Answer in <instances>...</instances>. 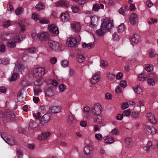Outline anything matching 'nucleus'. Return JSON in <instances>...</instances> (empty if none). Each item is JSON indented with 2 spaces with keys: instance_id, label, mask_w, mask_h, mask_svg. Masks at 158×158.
Segmentation results:
<instances>
[{
  "instance_id": "nucleus-1",
  "label": "nucleus",
  "mask_w": 158,
  "mask_h": 158,
  "mask_svg": "<svg viewBox=\"0 0 158 158\" xmlns=\"http://www.w3.org/2000/svg\"><path fill=\"white\" fill-rule=\"evenodd\" d=\"M113 27V23L110 20L105 19L101 25V27L97 30V33L99 35H103L104 31H109L111 30Z\"/></svg>"
},
{
  "instance_id": "nucleus-2",
  "label": "nucleus",
  "mask_w": 158,
  "mask_h": 158,
  "mask_svg": "<svg viewBox=\"0 0 158 158\" xmlns=\"http://www.w3.org/2000/svg\"><path fill=\"white\" fill-rule=\"evenodd\" d=\"M77 38L73 37H70L69 38L67 42V44L69 47H77L79 44L78 42L81 40V38L79 35H77Z\"/></svg>"
},
{
  "instance_id": "nucleus-3",
  "label": "nucleus",
  "mask_w": 158,
  "mask_h": 158,
  "mask_svg": "<svg viewBox=\"0 0 158 158\" xmlns=\"http://www.w3.org/2000/svg\"><path fill=\"white\" fill-rule=\"evenodd\" d=\"M144 132L147 135H154L156 133V130L152 126L144 124L143 127Z\"/></svg>"
},
{
  "instance_id": "nucleus-4",
  "label": "nucleus",
  "mask_w": 158,
  "mask_h": 158,
  "mask_svg": "<svg viewBox=\"0 0 158 158\" xmlns=\"http://www.w3.org/2000/svg\"><path fill=\"white\" fill-rule=\"evenodd\" d=\"M45 72L44 68L41 67L34 68L33 70L32 73L34 77L41 76Z\"/></svg>"
},
{
  "instance_id": "nucleus-5",
  "label": "nucleus",
  "mask_w": 158,
  "mask_h": 158,
  "mask_svg": "<svg viewBox=\"0 0 158 158\" xmlns=\"http://www.w3.org/2000/svg\"><path fill=\"white\" fill-rule=\"evenodd\" d=\"M71 27L72 30L76 32H79L81 30L80 23L77 22H74L71 24Z\"/></svg>"
},
{
  "instance_id": "nucleus-6",
  "label": "nucleus",
  "mask_w": 158,
  "mask_h": 158,
  "mask_svg": "<svg viewBox=\"0 0 158 158\" xmlns=\"http://www.w3.org/2000/svg\"><path fill=\"white\" fill-rule=\"evenodd\" d=\"M48 44L49 48L52 50H56L59 48V44L58 43L54 41L49 40Z\"/></svg>"
},
{
  "instance_id": "nucleus-7",
  "label": "nucleus",
  "mask_w": 158,
  "mask_h": 158,
  "mask_svg": "<svg viewBox=\"0 0 158 158\" xmlns=\"http://www.w3.org/2000/svg\"><path fill=\"white\" fill-rule=\"evenodd\" d=\"M101 110V107L100 105H95L93 108L92 113L95 116L100 115Z\"/></svg>"
},
{
  "instance_id": "nucleus-8",
  "label": "nucleus",
  "mask_w": 158,
  "mask_h": 158,
  "mask_svg": "<svg viewBox=\"0 0 158 158\" xmlns=\"http://www.w3.org/2000/svg\"><path fill=\"white\" fill-rule=\"evenodd\" d=\"M48 29L50 31L55 34L59 33V31L58 27L54 24L49 25L48 26Z\"/></svg>"
},
{
  "instance_id": "nucleus-9",
  "label": "nucleus",
  "mask_w": 158,
  "mask_h": 158,
  "mask_svg": "<svg viewBox=\"0 0 158 158\" xmlns=\"http://www.w3.org/2000/svg\"><path fill=\"white\" fill-rule=\"evenodd\" d=\"M25 37V36L24 34L16 35L12 38V41L15 43L19 42L24 39Z\"/></svg>"
},
{
  "instance_id": "nucleus-10",
  "label": "nucleus",
  "mask_w": 158,
  "mask_h": 158,
  "mask_svg": "<svg viewBox=\"0 0 158 158\" xmlns=\"http://www.w3.org/2000/svg\"><path fill=\"white\" fill-rule=\"evenodd\" d=\"M60 106H52L49 107V112L50 113L56 114L60 112Z\"/></svg>"
},
{
  "instance_id": "nucleus-11",
  "label": "nucleus",
  "mask_w": 158,
  "mask_h": 158,
  "mask_svg": "<svg viewBox=\"0 0 158 158\" xmlns=\"http://www.w3.org/2000/svg\"><path fill=\"white\" fill-rule=\"evenodd\" d=\"M50 119V117L49 115L48 114H45L41 118L40 123L42 125H45L49 121Z\"/></svg>"
},
{
  "instance_id": "nucleus-12",
  "label": "nucleus",
  "mask_w": 158,
  "mask_h": 158,
  "mask_svg": "<svg viewBox=\"0 0 158 158\" xmlns=\"http://www.w3.org/2000/svg\"><path fill=\"white\" fill-rule=\"evenodd\" d=\"M56 6L67 7L69 6V2L67 1H59L56 3Z\"/></svg>"
},
{
  "instance_id": "nucleus-13",
  "label": "nucleus",
  "mask_w": 158,
  "mask_h": 158,
  "mask_svg": "<svg viewBox=\"0 0 158 158\" xmlns=\"http://www.w3.org/2000/svg\"><path fill=\"white\" fill-rule=\"evenodd\" d=\"M60 20L63 22H66L69 19V15L68 13H62L60 15Z\"/></svg>"
},
{
  "instance_id": "nucleus-14",
  "label": "nucleus",
  "mask_w": 158,
  "mask_h": 158,
  "mask_svg": "<svg viewBox=\"0 0 158 158\" xmlns=\"http://www.w3.org/2000/svg\"><path fill=\"white\" fill-rule=\"evenodd\" d=\"M84 151L85 154L91 155L93 153V148L90 145H88L85 147Z\"/></svg>"
},
{
  "instance_id": "nucleus-15",
  "label": "nucleus",
  "mask_w": 158,
  "mask_h": 158,
  "mask_svg": "<svg viewBox=\"0 0 158 158\" xmlns=\"http://www.w3.org/2000/svg\"><path fill=\"white\" fill-rule=\"evenodd\" d=\"M49 35L46 32H44L39 35V38L40 40H47L48 39Z\"/></svg>"
},
{
  "instance_id": "nucleus-16",
  "label": "nucleus",
  "mask_w": 158,
  "mask_h": 158,
  "mask_svg": "<svg viewBox=\"0 0 158 158\" xmlns=\"http://www.w3.org/2000/svg\"><path fill=\"white\" fill-rule=\"evenodd\" d=\"M45 94L46 97L53 96L54 94L53 89L52 87H49L45 91Z\"/></svg>"
},
{
  "instance_id": "nucleus-17",
  "label": "nucleus",
  "mask_w": 158,
  "mask_h": 158,
  "mask_svg": "<svg viewBox=\"0 0 158 158\" xmlns=\"http://www.w3.org/2000/svg\"><path fill=\"white\" fill-rule=\"evenodd\" d=\"M147 117L148 118L149 121L152 123L155 124L156 123L157 121L153 114L152 113H147Z\"/></svg>"
},
{
  "instance_id": "nucleus-18",
  "label": "nucleus",
  "mask_w": 158,
  "mask_h": 158,
  "mask_svg": "<svg viewBox=\"0 0 158 158\" xmlns=\"http://www.w3.org/2000/svg\"><path fill=\"white\" fill-rule=\"evenodd\" d=\"M98 20L97 17L94 16L91 18V27H94L98 25Z\"/></svg>"
},
{
  "instance_id": "nucleus-19",
  "label": "nucleus",
  "mask_w": 158,
  "mask_h": 158,
  "mask_svg": "<svg viewBox=\"0 0 158 158\" xmlns=\"http://www.w3.org/2000/svg\"><path fill=\"white\" fill-rule=\"evenodd\" d=\"M143 148L145 151L147 152H149L153 149L152 143L151 141H148L147 144L145 146L143 147Z\"/></svg>"
},
{
  "instance_id": "nucleus-20",
  "label": "nucleus",
  "mask_w": 158,
  "mask_h": 158,
  "mask_svg": "<svg viewBox=\"0 0 158 158\" xmlns=\"http://www.w3.org/2000/svg\"><path fill=\"white\" fill-rule=\"evenodd\" d=\"M5 142L11 145H14L15 144V139L11 135H9V137L6 138Z\"/></svg>"
},
{
  "instance_id": "nucleus-21",
  "label": "nucleus",
  "mask_w": 158,
  "mask_h": 158,
  "mask_svg": "<svg viewBox=\"0 0 158 158\" xmlns=\"http://www.w3.org/2000/svg\"><path fill=\"white\" fill-rule=\"evenodd\" d=\"M24 66L23 64L19 63L16 64L14 67V69L15 70L19 72H21L24 69Z\"/></svg>"
},
{
  "instance_id": "nucleus-22",
  "label": "nucleus",
  "mask_w": 158,
  "mask_h": 158,
  "mask_svg": "<svg viewBox=\"0 0 158 158\" xmlns=\"http://www.w3.org/2000/svg\"><path fill=\"white\" fill-rule=\"evenodd\" d=\"M12 34L11 33H4L1 35V38L2 40H9L12 37Z\"/></svg>"
},
{
  "instance_id": "nucleus-23",
  "label": "nucleus",
  "mask_w": 158,
  "mask_h": 158,
  "mask_svg": "<svg viewBox=\"0 0 158 158\" xmlns=\"http://www.w3.org/2000/svg\"><path fill=\"white\" fill-rule=\"evenodd\" d=\"M50 135V132L47 133H42L41 134L38 136V139L39 140H43L48 137Z\"/></svg>"
},
{
  "instance_id": "nucleus-24",
  "label": "nucleus",
  "mask_w": 158,
  "mask_h": 158,
  "mask_svg": "<svg viewBox=\"0 0 158 158\" xmlns=\"http://www.w3.org/2000/svg\"><path fill=\"white\" fill-rule=\"evenodd\" d=\"M137 15L135 13L132 14L130 15V22L131 24L134 25L136 23L135 19L137 18Z\"/></svg>"
},
{
  "instance_id": "nucleus-25",
  "label": "nucleus",
  "mask_w": 158,
  "mask_h": 158,
  "mask_svg": "<svg viewBox=\"0 0 158 158\" xmlns=\"http://www.w3.org/2000/svg\"><path fill=\"white\" fill-rule=\"evenodd\" d=\"M100 77V75L98 74L94 75L91 80V83L93 84L96 83L99 81Z\"/></svg>"
},
{
  "instance_id": "nucleus-26",
  "label": "nucleus",
  "mask_w": 158,
  "mask_h": 158,
  "mask_svg": "<svg viewBox=\"0 0 158 158\" xmlns=\"http://www.w3.org/2000/svg\"><path fill=\"white\" fill-rule=\"evenodd\" d=\"M97 117L96 118L94 122H97L99 124H103L104 123V119L102 116L98 115H96Z\"/></svg>"
},
{
  "instance_id": "nucleus-27",
  "label": "nucleus",
  "mask_w": 158,
  "mask_h": 158,
  "mask_svg": "<svg viewBox=\"0 0 158 158\" xmlns=\"http://www.w3.org/2000/svg\"><path fill=\"white\" fill-rule=\"evenodd\" d=\"M19 77V74L18 73H13L11 77L8 78V79L10 82L15 81Z\"/></svg>"
},
{
  "instance_id": "nucleus-28",
  "label": "nucleus",
  "mask_w": 158,
  "mask_h": 158,
  "mask_svg": "<svg viewBox=\"0 0 158 158\" xmlns=\"http://www.w3.org/2000/svg\"><path fill=\"white\" fill-rule=\"evenodd\" d=\"M6 116L7 119H9L11 121L14 120L15 115L14 114L11 112H9L6 113Z\"/></svg>"
},
{
  "instance_id": "nucleus-29",
  "label": "nucleus",
  "mask_w": 158,
  "mask_h": 158,
  "mask_svg": "<svg viewBox=\"0 0 158 158\" xmlns=\"http://www.w3.org/2000/svg\"><path fill=\"white\" fill-rule=\"evenodd\" d=\"M77 61L79 63H81L85 61V57L81 54H78L77 57Z\"/></svg>"
},
{
  "instance_id": "nucleus-30",
  "label": "nucleus",
  "mask_w": 158,
  "mask_h": 158,
  "mask_svg": "<svg viewBox=\"0 0 158 158\" xmlns=\"http://www.w3.org/2000/svg\"><path fill=\"white\" fill-rule=\"evenodd\" d=\"M104 138L105 139V142L107 143L110 144L114 141V139L112 137H106Z\"/></svg>"
},
{
  "instance_id": "nucleus-31",
  "label": "nucleus",
  "mask_w": 158,
  "mask_h": 158,
  "mask_svg": "<svg viewBox=\"0 0 158 158\" xmlns=\"http://www.w3.org/2000/svg\"><path fill=\"white\" fill-rule=\"evenodd\" d=\"M131 40L132 42L135 43H137L139 41V37L136 35H135L132 36Z\"/></svg>"
},
{
  "instance_id": "nucleus-32",
  "label": "nucleus",
  "mask_w": 158,
  "mask_h": 158,
  "mask_svg": "<svg viewBox=\"0 0 158 158\" xmlns=\"http://www.w3.org/2000/svg\"><path fill=\"white\" fill-rule=\"evenodd\" d=\"M24 52H28L32 54L34 53L36 51V48L34 47L29 48L27 49H24Z\"/></svg>"
},
{
  "instance_id": "nucleus-33",
  "label": "nucleus",
  "mask_w": 158,
  "mask_h": 158,
  "mask_svg": "<svg viewBox=\"0 0 158 158\" xmlns=\"http://www.w3.org/2000/svg\"><path fill=\"white\" fill-rule=\"evenodd\" d=\"M39 22L42 24H48L49 22V20L45 18L40 17L39 19Z\"/></svg>"
},
{
  "instance_id": "nucleus-34",
  "label": "nucleus",
  "mask_w": 158,
  "mask_h": 158,
  "mask_svg": "<svg viewBox=\"0 0 158 158\" xmlns=\"http://www.w3.org/2000/svg\"><path fill=\"white\" fill-rule=\"evenodd\" d=\"M6 44L7 47L9 48H13L16 46L15 43L13 41L12 42H7Z\"/></svg>"
},
{
  "instance_id": "nucleus-35",
  "label": "nucleus",
  "mask_w": 158,
  "mask_h": 158,
  "mask_svg": "<svg viewBox=\"0 0 158 158\" xmlns=\"http://www.w3.org/2000/svg\"><path fill=\"white\" fill-rule=\"evenodd\" d=\"M40 17V16L39 14L33 13L32 15V18L35 21H39Z\"/></svg>"
},
{
  "instance_id": "nucleus-36",
  "label": "nucleus",
  "mask_w": 158,
  "mask_h": 158,
  "mask_svg": "<svg viewBox=\"0 0 158 158\" xmlns=\"http://www.w3.org/2000/svg\"><path fill=\"white\" fill-rule=\"evenodd\" d=\"M74 117H73V115L70 113V114L69 115L68 117V123L70 124H71L72 123H73V121L74 120Z\"/></svg>"
},
{
  "instance_id": "nucleus-37",
  "label": "nucleus",
  "mask_w": 158,
  "mask_h": 158,
  "mask_svg": "<svg viewBox=\"0 0 158 158\" xmlns=\"http://www.w3.org/2000/svg\"><path fill=\"white\" fill-rule=\"evenodd\" d=\"M22 95L23 94L21 91L18 92L17 95V99L19 102H22L24 101V98L23 97H22V99H20V98L22 97Z\"/></svg>"
},
{
  "instance_id": "nucleus-38",
  "label": "nucleus",
  "mask_w": 158,
  "mask_h": 158,
  "mask_svg": "<svg viewBox=\"0 0 158 158\" xmlns=\"http://www.w3.org/2000/svg\"><path fill=\"white\" fill-rule=\"evenodd\" d=\"M19 26L20 27V30L21 31H23L25 30L24 22L23 21H20L19 23Z\"/></svg>"
},
{
  "instance_id": "nucleus-39",
  "label": "nucleus",
  "mask_w": 158,
  "mask_h": 158,
  "mask_svg": "<svg viewBox=\"0 0 158 158\" xmlns=\"http://www.w3.org/2000/svg\"><path fill=\"white\" fill-rule=\"evenodd\" d=\"M145 69L148 72H150L153 69V66L150 64H147L145 66Z\"/></svg>"
},
{
  "instance_id": "nucleus-40",
  "label": "nucleus",
  "mask_w": 158,
  "mask_h": 158,
  "mask_svg": "<svg viewBox=\"0 0 158 158\" xmlns=\"http://www.w3.org/2000/svg\"><path fill=\"white\" fill-rule=\"evenodd\" d=\"M138 78L140 81H143L146 79V75L143 73L139 74Z\"/></svg>"
},
{
  "instance_id": "nucleus-41",
  "label": "nucleus",
  "mask_w": 158,
  "mask_h": 158,
  "mask_svg": "<svg viewBox=\"0 0 158 158\" xmlns=\"http://www.w3.org/2000/svg\"><path fill=\"white\" fill-rule=\"evenodd\" d=\"M61 64L63 67H66L69 65V62L68 61L66 60H63L61 61Z\"/></svg>"
},
{
  "instance_id": "nucleus-42",
  "label": "nucleus",
  "mask_w": 158,
  "mask_h": 158,
  "mask_svg": "<svg viewBox=\"0 0 158 158\" xmlns=\"http://www.w3.org/2000/svg\"><path fill=\"white\" fill-rule=\"evenodd\" d=\"M134 91L137 94H139L142 92V90L139 86H137L134 89Z\"/></svg>"
},
{
  "instance_id": "nucleus-43",
  "label": "nucleus",
  "mask_w": 158,
  "mask_h": 158,
  "mask_svg": "<svg viewBox=\"0 0 158 158\" xmlns=\"http://www.w3.org/2000/svg\"><path fill=\"white\" fill-rule=\"evenodd\" d=\"M71 8L73 12L74 13H76L79 10V8L78 7L76 6H72L71 7Z\"/></svg>"
},
{
  "instance_id": "nucleus-44",
  "label": "nucleus",
  "mask_w": 158,
  "mask_h": 158,
  "mask_svg": "<svg viewBox=\"0 0 158 158\" xmlns=\"http://www.w3.org/2000/svg\"><path fill=\"white\" fill-rule=\"evenodd\" d=\"M125 140L127 146L128 147H130V146H129V145L130 144L132 141V139L129 138H126Z\"/></svg>"
},
{
  "instance_id": "nucleus-45",
  "label": "nucleus",
  "mask_w": 158,
  "mask_h": 158,
  "mask_svg": "<svg viewBox=\"0 0 158 158\" xmlns=\"http://www.w3.org/2000/svg\"><path fill=\"white\" fill-rule=\"evenodd\" d=\"M36 7L37 10H40L43 9L44 8V6L41 2H40L36 5Z\"/></svg>"
},
{
  "instance_id": "nucleus-46",
  "label": "nucleus",
  "mask_w": 158,
  "mask_h": 158,
  "mask_svg": "<svg viewBox=\"0 0 158 158\" xmlns=\"http://www.w3.org/2000/svg\"><path fill=\"white\" fill-rule=\"evenodd\" d=\"M125 29V26L123 24L119 25L118 27V31L119 32H123Z\"/></svg>"
},
{
  "instance_id": "nucleus-47",
  "label": "nucleus",
  "mask_w": 158,
  "mask_h": 158,
  "mask_svg": "<svg viewBox=\"0 0 158 158\" xmlns=\"http://www.w3.org/2000/svg\"><path fill=\"white\" fill-rule=\"evenodd\" d=\"M23 12V9L22 7L18 8L15 10V13L16 15L21 14Z\"/></svg>"
},
{
  "instance_id": "nucleus-48",
  "label": "nucleus",
  "mask_w": 158,
  "mask_h": 158,
  "mask_svg": "<svg viewBox=\"0 0 158 158\" xmlns=\"http://www.w3.org/2000/svg\"><path fill=\"white\" fill-rule=\"evenodd\" d=\"M100 9V6L98 4L96 3L93 5V10L95 11H98Z\"/></svg>"
},
{
  "instance_id": "nucleus-49",
  "label": "nucleus",
  "mask_w": 158,
  "mask_h": 158,
  "mask_svg": "<svg viewBox=\"0 0 158 158\" xmlns=\"http://www.w3.org/2000/svg\"><path fill=\"white\" fill-rule=\"evenodd\" d=\"M66 89V86L64 84L60 85L59 86V89L60 91L63 92Z\"/></svg>"
},
{
  "instance_id": "nucleus-50",
  "label": "nucleus",
  "mask_w": 158,
  "mask_h": 158,
  "mask_svg": "<svg viewBox=\"0 0 158 158\" xmlns=\"http://www.w3.org/2000/svg\"><path fill=\"white\" fill-rule=\"evenodd\" d=\"M119 85L121 87L125 88L127 86V82L126 81L123 80L120 82Z\"/></svg>"
},
{
  "instance_id": "nucleus-51",
  "label": "nucleus",
  "mask_w": 158,
  "mask_h": 158,
  "mask_svg": "<svg viewBox=\"0 0 158 158\" xmlns=\"http://www.w3.org/2000/svg\"><path fill=\"white\" fill-rule=\"evenodd\" d=\"M107 77L109 79L112 81L115 77V75L112 73H108L107 74Z\"/></svg>"
},
{
  "instance_id": "nucleus-52",
  "label": "nucleus",
  "mask_w": 158,
  "mask_h": 158,
  "mask_svg": "<svg viewBox=\"0 0 158 158\" xmlns=\"http://www.w3.org/2000/svg\"><path fill=\"white\" fill-rule=\"evenodd\" d=\"M148 83L150 85L153 86L155 84V82L153 79L152 78H149L147 80Z\"/></svg>"
},
{
  "instance_id": "nucleus-53",
  "label": "nucleus",
  "mask_w": 158,
  "mask_h": 158,
  "mask_svg": "<svg viewBox=\"0 0 158 158\" xmlns=\"http://www.w3.org/2000/svg\"><path fill=\"white\" fill-rule=\"evenodd\" d=\"M156 54V51L153 49H152L149 52V56L150 57L152 58L155 56Z\"/></svg>"
},
{
  "instance_id": "nucleus-54",
  "label": "nucleus",
  "mask_w": 158,
  "mask_h": 158,
  "mask_svg": "<svg viewBox=\"0 0 158 158\" xmlns=\"http://www.w3.org/2000/svg\"><path fill=\"white\" fill-rule=\"evenodd\" d=\"M131 114V112L129 110H124L123 112V114L124 116H128Z\"/></svg>"
},
{
  "instance_id": "nucleus-55",
  "label": "nucleus",
  "mask_w": 158,
  "mask_h": 158,
  "mask_svg": "<svg viewBox=\"0 0 158 158\" xmlns=\"http://www.w3.org/2000/svg\"><path fill=\"white\" fill-rule=\"evenodd\" d=\"M73 1L77 2L80 5L85 4V0H73Z\"/></svg>"
},
{
  "instance_id": "nucleus-56",
  "label": "nucleus",
  "mask_w": 158,
  "mask_h": 158,
  "mask_svg": "<svg viewBox=\"0 0 158 158\" xmlns=\"http://www.w3.org/2000/svg\"><path fill=\"white\" fill-rule=\"evenodd\" d=\"M129 107L128 103L127 102L123 103L122 105V108L123 110L128 108Z\"/></svg>"
},
{
  "instance_id": "nucleus-57",
  "label": "nucleus",
  "mask_w": 158,
  "mask_h": 158,
  "mask_svg": "<svg viewBox=\"0 0 158 158\" xmlns=\"http://www.w3.org/2000/svg\"><path fill=\"white\" fill-rule=\"evenodd\" d=\"M113 39L114 41H118L119 40V38L118 35L116 34L115 32L113 34Z\"/></svg>"
},
{
  "instance_id": "nucleus-58",
  "label": "nucleus",
  "mask_w": 158,
  "mask_h": 158,
  "mask_svg": "<svg viewBox=\"0 0 158 158\" xmlns=\"http://www.w3.org/2000/svg\"><path fill=\"white\" fill-rule=\"evenodd\" d=\"M150 20V21H149L148 22V23L149 24H153L155 23H156L157 21V19H154L152 18H151Z\"/></svg>"
},
{
  "instance_id": "nucleus-59",
  "label": "nucleus",
  "mask_w": 158,
  "mask_h": 158,
  "mask_svg": "<svg viewBox=\"0 0 158 158\" xmlns=\"http://www.w3.org/2000/svg\"><path fill=\"white\" fill-rule=\"evenodd\" d=\"M147 6L148 7L150 8L153 5V3L150 0H148L146 2Z\"/></svg>"
},
{
  "instance_id": "nucleus-60",
  "label": "nucleus",
  "mask_w": 158,
  "mask_h": 158,
  "mask_svg": "<svg viewBox=\"0 0 158 158\" xmlns=\"http://www.w3.org/2000/svg\"><path fill=\"white\" fill-rule=\"evenodd\" d=\"M50 61L52 64H54L57 61V59L55 57H53L50 59Z\"/></svg>"
},
{
  "instance_id": "nucleus-61",
  "label": "nucleus",
  "mask_w": 158,
  "mask_h": 158,
  "mask_svg": "<svg viewBox=\"0 0 158 158\" xmlns=\"http://www.w3.org/2000/svg\"><path fill=\"white\" fill-rule=\"evenodd\" d=\"M40 112H37V113H33V115L34 117L36 119H38L41 117L40 116Z\"/></svg>"
},
{
  "instance_id": "nucleus-62",
  "label": "nucleus",
  "mask_w": 158,
  "mask_h": 158,
  "mask_svg": "<svg viewBox=\"0 0 158 158\" xmlns=\"http://www.w3.org/2000/svg\"><path fill=\"white\" fill-rule=\"evenodd\" d=\"M95 138L101 140L102 139V135L100 134H97L95 135Z\"/></svg>"
},
{
  "instance_id": "nucleus-63",
  "label": "nucleus",
  "mask_w": 158,
  "mask_h": 158,
  "mask_svg": "<svg viewBox=\"0 0 158 158\" xmlns=\"http://www.w3.org/2000/svg\"><path fill=\"white\" fill-rule=\"evenodd\" d=\"M112 134L113 135H117L119 134V132L118 130L116 128H114L111 131Z\"/></svg>"
},
{
  "instance_id": "nucleus-64",
  "label": "nucleus",
  "mask_w": 158,
  "mask_h": 158,
  "mask_svg": "<svg viewBox=\"0 0 158 158\" xmlns=\"http://www.w3.org/2000/svg\"><path fill=\"white\" fill-rule=\"evenodd\" d=\"M112 95L109 93H106L105 96V98L107 100L111 99L112 98Z\"/></svg>"
}]
</instances>
